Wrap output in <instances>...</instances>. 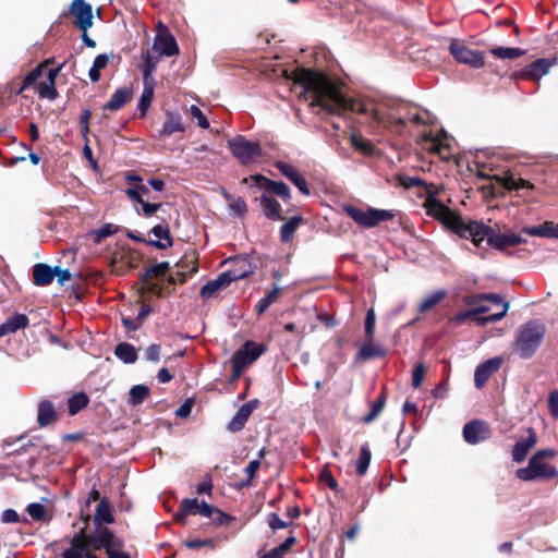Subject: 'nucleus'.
<instances>
[{"label": "nucleus", "instance_id": "nucleus-47", "mask_svg": "<svg viewBox=\"0 0 558 558\" xmlns=\"http://www.w3.org/2000/svg\"><path fill=\"white\" fill-rule=\"evenodd\" d=\"M508 310H509V303H504V310H501V312L495 313V314H492L488 316L476 317V322L481 326H484L488 323L499 322L506 316Z\"/></svg>", "mask_w": 558, "mask_h": 558}, {"label": "nucleus", "instance_id": "nucleus-5", "mask_svg": "<svg viewBox=\"0 0 558 558\" xmlns=\"http://www.w3.org/2000/svg\"><path fill=\"white\" fill-rule=\"evenodd\" d=\"M546 327L538 320H531L521 326L517 332L515 350L523 359L531 357L541 345Z\"/></svg>", "mask_w": 558, "mask_h": 558}, {"label": "nucleus", "instance_id": "nucleus-43", "mask_svg": "<svg viewBox=\"0 0 558 558\" xmlns=\"http://www.w3.org/2000/svg\"><path fill=\"white\" fill-rule=\"evenodd\" d=\"M386 404V396L385 393H380L379 397L371 404L369 412L364 416L363 422L366 424L375 421L378 415L381 413L384 407Z\"/></svg>", "mask_w": 558, "mask_h": 558}, {"label": "nucleus", "instance_id": "nucleus-16", "mask_svg": "<svg viewBox=\"0 0 558 558\" xmlns=\"http://www.w3.org/2000/svg\"><path fill=\"white\" fill-rule=\"evenodd\" d=\"M502 360L500 357H493L481 363L474 372V384L477 388L484 387L489 377L499 369Z\"/></svg>", "mask_w": 558, "mask_h": 558}, {"label": "nucleus", "instance_id": "nucleus-15", "mask_svg": "<svg viewBox=\"0 0 558 558\" xmlns=\"http://www.w3.org/2000/svg\"><path fill=\"white\" fill-rule=\"evenodd\" d=\"M537 435L531 427L525 429V435L520 437L512 449V459L520 463L525 460L529 451L536 445Z\"/></svg>", "mask_w": 558, "mask_h": 558}, {"label": "nucleus", "instance_id": "nucleus-60", "mask_svg": "<svg viewBox=\"0 0 558 558\" xmlns=\"http://www.w3.org/2000/svg\"><path fill=\"white\" fill-rule=\"evenodd\" d=\"M183 545L191 549H196L203 546H214V539L213 538H206V539H190L183 542Z\"/></svg>", "mask_w": 558, "mask_h": 558}, {"label": "nucleus", "instance_id": "nucleus-46", "mask_svg": "<svg viewBox=\"0 0 558 558\" xmlns=\"http://www.w3.org/2000/svg\"><path fill=\"white\" fill-rule=\"evenodd\" d=\"M118 230H119L118 226L107 223V225L102 226L101 228L93 231V235H94V239L96 242H100L104 239L116 234L118 232Z\"/></svg>", "mask_w": 558, "mask_h": 558}, {"label": "nucleus", "instance_id": "nucleus-20", "mask_svg": "<svg viewBox=\"0 0 558 558\" xmlns=\"http://www.w3.org/2000/svg\"><path fill=\"white\" fill-rule=\"evenodd\" d=\"M149 233L157 238V240H149L147 242L148 245L155 246L159 250H166L173 245L170 229L167 223H158L154 226Z\"/></svg>", "mask_w": 558, "mask_h": 558}, {"label": "nucleus", "instance_id": "nucleus-21", "mask_svg": "<svg viewBox=\"0 0 558 558\" xmlns=\"http://www.w3.org/2000/svg\"><path fill=\"white\" fill-rule=\"evenodd\" d=\"M522 232L531 236L558 239V223L546 221L538 226L524 227Z\"/></svg>", "mask_w": 558, "mask_h": 558}, {"label": "nucleus", "instance_id": "nucleus-41", "mask_svg": "<svg viewBox=\"0 0 558 558\" xmlns=\"http://www.w3.org/2000/svg\"><path fill=\"white\" fill-rule=\"evenodd\" d=\"M252 271L251 269H243L242 271H236L235 269H229L225 272H221L216 279L221 282V287L225 288L229 286L231 282L240 280Z\"/></svg>", "mask_w": 558, "mask_h": 558}, {"label": "nucleus", "instance_id": "nucleus-25", "mask_svg": "<svg viewBox=\"0 0 558 558\" xmlns=\"http://www.w3.org/2000/svg\"><path fill=\"white\" fill-rule=\"evenodd\" d=\"M56 277L54 267H50L47 264H36L33 268L34 283L39 287L50 284Z\"/></svg>", "mask_w": 558, "mask_h": 558}, {"label": "nucleus", "instance_id": "nucleus-48", "mask_svg": "<svg viewBox=\"0 0 558 558\" xmlns=\"http://www.w3.org/2000/svg\"><path fill=\"white\" fill-rule=\"evenodd\" d=\"M189 112H190L191 118L196 120V123L199 128H202V129L209 128L210 124H209L208 119L204 116V113L197 106L192 105L189 109Z\"/></svg>", "mask_w": 558, "mask_h": 558}, {"label": "nucleus", "instance_id": "nucleus-7", "mask_svg": "<svg viewBox=\"0 0 558 558\" xmlns=\"http://www.w3.org/2000/svg\"><path fill=\"white\" fill-rule=\"evenodd\" d=\"M544 452H535L529 460L527 466L515 471L518 478L524 482L549 480L556 476L557 470L554 465L543 460Z\"/></svg>", "mask_w": 558, "mask_h": 558}, {"label": "nucleus", "instance_id": "nucleus-38", "mask_svg": "<svg viewBox=\"0 0 558 558\" xmlns=\"http://www.w3.org/2000/svg\"><path fill=\"white\" fill-rule=\"evenodd\" d=\"M372 453L368 444H364L361 447L360 457L356 460V473L360 476H363L366 474L368 465L371 463Z\"/></svg>", "mask_w": 558, "mask_h": 558}, {"label": "nucleus", "instance_id": "nucleus-54", "mask_svg": "<svg viewBox=\"0 0 558 558\" xmlns=\"http://www.w3.org/2000/svg\"><path fill=\"white\" fill-rule=\"evenodd\" d=\"M41 75V69L37 66L36 69L32 70L24 78L22 86L17 90L19 94L23 93L27 87L33 85Z\"/></svg>", "mask_w": 558, "mask_h": 558}, {"label": "nucleus", "instance_id": "nucleus-58", "mask_svg": "<svg viewBox=\"0 0 558 558\" xmlns=\"http://www.w3.org/2000/svg\"><path fill=\"white\" fill-rule=\"evenodd\" d=\"M268 524L272 531H277L280 529H286L289 526L290 522L281 520L277 513L272 512L268 515Z\"/></svg>", "mask_w": 558, "mask_h": 558}, {"label": "nucleus", "instance_id": "nucleus-27", "mask_svg": "<svg viewBox=\"0 0 558 558\" xmlns=\"http://www.w3.org/2000/svg\"><path fill=\"white\" fill-rule=\"evenodd\" d=\"M114 354L125 364H132L137 360V352L134 345L128 342L119 343L114 349Z\"/></svg>", "mask_w": 558, "mask_h": 558}, {"label": "nucleus", "instance_id": "nucleus-50", "mask_svg": "<svg viewBox=\"0 0 558 558\" xmlns=\"http://www.w3.org/2000/svg\"><path fill=\"white\" fill-rule=\"evenodd\" d=\"M26 511L29 517L36 521L44 520L46 515V509L44 505L39 502L29 504L26 508Z\"/></svg>", "mask_w": 558, "mask_h": 558}, {"label": "nucleus", "instance_id": "nucleus-57", "mask_svg": "<svg viewBox=\"0 0 558 558\" xmlns=\"http://www.w3.org/2000/svg\"><path fill=\"white\" fill-rule=\"evenodd\" d=\"M425 367L422 363L417 364L412 372V386L418 388L423 381Z\"/></svg>", "mask_w": 558, "mask_h": 558}, {"label": "nucleus", "instance_id": "nucleus-28", "mask_svg": "<svg viewBox=\"0 0 558 558\" xmlns=\"http://www.w3.org/2000/svg\"><path fill=\"white\" fill-rule=\"evenodd\" d=\"M250 416L251 414L248 413V407L241 405L228 423V430L232 433L242 430Z\"/></svg>", "mask_w": 558, "mask_h": 558}, {"label": "nucleus", "instance_id": "nucleus-6", "mask_svg": "<svg viewBox=\"0 0 558 558\" xmlns=\"http://www.w3.org/2000/svg\"><path fill=\"white\" fill-rule=\"evenodd\" d=\"M343 210L360 227L366 229L374 228L380 222L392 220L396 216L392 210L377 209L372 207H369L367 210H363L352 205H345Z\"/></svg>", "mask_w": 558, "mask_h": 558}, {"label": "nucleus", "instance_id": "nucleus-34", "mask_svg": "<svg viewBox=\"0 0 558 558\" xmlns=\"http://www.w3.org/2000/svg\"><path fill=\"white\" fill-rule=\"evenodd\" d=\"M149 396V388L145 385H135L129 391L128 403L132 407L142 404Z\"/></svg>", "mask_w": 558, "mask_h": 558}, {"label": "nucleus", "instance_id": "nucleus-52", "mask_svg": "<svg viewBox=\"0 0 558 558\" xmlns=\"http://www.w3.org/2000/svg\"><path fill=\"white\" fill-rule=\"evenodd\" d=\"M401 184L407 187H414V186H423L425 189V192L427 193V186H436L435 184H429L423 181L418 177H404L400 179Z\"/></svg>", "mask_w": 558, "mask_h": 558}, {"label": "nucleus", "instance_id": "nucleus-3", "mask_svg": "<svg viewBox=\"0 0 558 558\" xmlns=\"http://www.w3.org/2000/svg\"><path fill=\"white\" fill-rule=\"evenodd\" d=\"M439 191L440 187L437 185L427 186V194L423 203L426 214L441 221L447 228L461 238H465V231L469 229V225H471L472 220L466 222L460 216L450 210L440 199H438L437 194Z\"/></svg>", "mask_w": 558, "mask_h": 558}, {"label": "nucleus", "instance_id": "nucleus-1", "mask_svg": "<svg viewBox=\"0 0 558 558\" xmlns=\"http://www.w3.org/2000/svg\"><path fill=\"white\" fill-rule=\"evenodd\" d=\"M293 90L300 98L310 102L311 107H319L331 114H341L345 111L363 113L371 117L376 123L385 126L401 129L408 122L415 125L432 123V116L421 111L415 105L388 100L378 107L360 99L347 98L340 89L323 73L298 69L292 76Z\"/></svg>", "mask_w": 558, "mask_h": 558}, {"label": "nucleus", "instance_id": "nucleus-23", "mask_svg": "<svg viewBox=\"0 0 558 558\" xmlns=\"http://www.w3.org/2000/svg\"><path fill=\"white\" fill-rule=\"evenodd\" d=\"M156 49L161 56L172 57L179 53V47L175 38L170 34L158 35L154 43Z\"/></svg>", "mask_w": 558, "mask_h": 558}, {"label": "nucleus", "instance_id": "nucleus-8", "mask_svg": "<svg viewBox=\"0 0 558 558\" xmlns=\"http://www.w3.org/2000/svg\"><path fill=\"white\" fill-rule=\"evenodd\" d=\"M228 147L232 155L242 165H250L262 157L263 149L258 142L248 141L243 135H236L228 140Z\"/></svg>", "mask_w": 558, "mask_h": 558}, {"label": "nucleus", "instance_id": "nucleus-40", "mask_svg": "<svg viewBox=\"0 0 558 558\" xmlns=\"http://www.w3.org/2000/svg\"><path fill=\"white\" fill-rule=\"evenodd\" d=\"M489 52L498 59H509V60L518 59L524 54V50H522L520 48H512V47H496V48H492L489 50Z\"/></svg>", "mask_w": 558, "mask_h": 558}, {"label": "nucleus", "instance_id": "nucleus-12", "mask_svg": "<svg viewBox=\"0 0 558 558\" xmlns=\"http://www.w3.org/2000/svg\"><path fill=\"white\" fill-rule=\"evenodd\" d=\"M251 179L257 187L270 192L286 202L291 199V190L284 182L270 180L263 174L252 175Z\"/></svg>", "mask_w": 558, "mask_h": 558}, {"label": "nucleus", "instance_id": "nucleus-26", "mask_svg": "<svg viewBox=\"0 0 558 558\" xmlns=\"http://www.w3.org/2000/svg\"><path fill=\"white\" fill-rule=\"evenodd\" d=\"M131 90L126 87L117 89L108 102L104 106V109L110 111H117L121 109L130 99Z\"/></svg>", "mask_w": 558, "mask_h": 558}, {"label": "nucleus", "instance_id": "nucleus-17", "mask_svg": "<svg viewBox=\"0 0 558 558\" xmlns=\"http://www.w3.org/2000/svg\"><path fill=\"white\" fill-rule=\"evenodd\" d=\"M447 134L444 130L434 133L433 131H425L417 140V143L430 153L440 154L441 149L446 147L445 140Z\"/></svg>", "mask_w": 558, "mask_h": 558}, {"label": "nucleus", "instance_id": "nucleus-31", "mask_svg": "<svg viewBox=\"0 0 558 558\" xmlns=\"http://www.w3.org/2000/svg\"><path fill=\"white\" fill-rule=\"evenodd\" d=\"M302 222V216H293L288 219L280 228L281 241L284 243L289 242Z\"/></svg>", "mask_w": 558, "mask_h": 558}, {"label": "nucleus", "instance_id": "nucleus-33", "mask_svg": "<svg viewBox=\"0 0 558 558\" xmlns=\"http://www.w3.org/2000/svg\"><path fill=\"white\" fill-rule=\"evenodd\" d=\"M154 98V84L153 82H144V88L137 104V109L141 111L142 117H145L148 108Z\"/></svg>", "mask_w": 558, "mask_h": 558}, {"label": "nucleus", "instance_id": "nucleus-51", "mask_svg": "<svg viewBox=\"0 0 558 558\" xmlns=\"http://www.w3.org/2000/svg\"><path fill=\"white\" fill-rule=\"evenodd\" d=\"M376 315L374 308H369L365 317V335L367 339L374 338Z\"/></svg>", "mask_w": 558, "mask_h": 558}, {"label": "nucleus", "instance_id": "nucleus-37", "mask_svg": "<svg viewBox=\"0 0 558 558\" xmlns=\"http://www.w3.org/2000/svg\"><path fill=\"white\" fill-rule=\"evenodd\" d=\"M110 57L106 53L98 54L92 68L89 69L88 75L92 82H98L100 80V71L105 69L109 62Z\"/></svg>", "mask_w": 558, "mask_h": 558}, {"label": "nucleus", "instance_id": "nucleus-45", "mask_svg": "<svg viewBox=\"0 0 558 558\" xmlns=\"http://www.w3.org/2000/svg\"><path fill=\"white\" fill-rule=\"evenodd\" d=\"M143 59V78L144 82H150L149 76L157 68V60L153 57L149 51H145L142 54Z\"/></svg>", "mask_w": 558, "mask_h": 558}, {"label": "nucleus", "instance_id": "nucleus-4", "mask_svg": "<svg viewBox=\"0 0 558 558\" xmlns=\"http://www.w3.org/2000/svg\"><path fill=\"white\" fill-rule=\"evenodd\" d=\"M465 232V239H471L475 246H480L486 239L487 243L498 251H505L510 246H515L525 242L519 234L511 232L498 233L490 227L478 221H471V225H469V229Z\"/></svg>", "mask_w": 558, "mask_h": 558}, {"label": "nucleus", "instance_id": "nucleus-2", "mask_svg": "<svg viewBox=\"0 0 558 558\" xmlns=\"http://www.w3.org/2000/svg\"><path fill=\"white\" fill-rule=\"evenodd\" d=\"M122 546V541L114 536L108 527H98L94 534L80 531L71 538V548L62 551V558H84L88 549H106Z\"/></svg>", "mask_w": 558, "mask_h": 558}, {"label": "nucleus", "instance_id": "nucleus-18", "mask_svg": "<svg viewBox=\"0 0 558 558\" xmlns=\"http://www.w3.org/2000/svg\"><path fill=\"white\" fill-rule=\"evenodd\" d=\"M185 132V125L182 121V116L177 111H166V118L161 130L159 131V137H168L173 133Z\"/></svg>", "mask_w": 558, "mask_h": 558}, {"label": "nucleus", "instance_id": "nucleus-56", "mask_svg": "<svg viewBox=\"0 0 558 558\" xmlns=\"http://www.w3.org/2000/svg\"><path fill=\"white\" fill-rule=\"evenodd\" d=\"M169 269H170V264H169V262H161V263L155 264V265H153L151 267H149V268L146 270L145 276H148V275L162 276V275H165Z\"/></svg>", "mask_w": 558, "mask_h": 558}, {"label": "nucleus", "instance_id": "nucleus-29", "mask_svg": "<svg viewBox=\"0 0 558 558\" xmlns=\"http://www.w3.org/2000/svg\"><path fill=\"white\" fill-rule=\"evenodd\" d=\"M385 355V351L379 347L375 345L373 339H367L366 342L360 348L356 359L366 361L373 357H380Z\"/></svg>", "mask_w": 558, "mask_h": 558}, {"label": "nucleus", "instance_id": "nucleus-62", "mask_svg": "<svg viewBox=\"0 0 558 558\" xmlns=\"http://www.w3.org/2000/svg\"><path fill=\"white\" fill-rule=\"evenodd\" d=\"M548 408L551 415L558 417V390H554L549 393Z\"/></svg>", "mask_w": 558, "mask_h": 558}, {"label": "nucleus", "instance_id": "nucleus-35", "mask_svg": "<svg viewBox=\"0 0 558 558\" xmlns=\"http://www.w3.org/2000/svg\"><path fill=\"white\" fill-rule=\"evenodd\" d=\"M56 416L53 404L49 401H43L38 407V423L40 426L50 424Z\"/></svg>", "mask_w": 558, "mask_h": 558}, {"label": "nucleus", "instance_id": "nucleus-39", "mask_svg": "<svg viewBox=\"0 0 558 558\" xmlns=\"http://www.w3.org/2000/svg\"><path fill=\"white\" fill-rule=\"evenodd\" d=\"M446 295V291L439 290L426 295L418 305V312L425 313L434 308Z\"/></svg>", "mask_w": 558, "mask_h": 558}, {"label": "nucleus", "instance_id": "nucleus-44", "mask_svg": "<svg viewBox=\"0 0 558 558\" xmlns=\"http://www.w3.org/2000/svg\"><path fill=\"white\" fill-rule=\"evenodd\" d=\"M95 521L99 525L101 523H111L113 521L110 506L105 500H101L96 508Z\"/></svg>", "mask_w": 558, "mask_h": 558}, {"label": "nucleus", "instance_id": "nucleus-53", "mask_svg": "<svg viewBox=\"0 0 558 558\" xmlns=\"http://www.w3.org/2000/svg\"><path fill=\"white\" fill-rule=\"evenodd\" d=\"M222 287L220 281L217 279L210 280L202 287L201 295L206 299L211 298Z\"/></svg>", "mask_w": 558, "mask_h": 558}, {"label": "nucleus", "instance_id": "nucleus-59", "mask_svg": "<svg viewBox=\"0 0 558 558\" xmlns=\"http://www.w3.org/2000/svg\"><path fill=\"white\" fill-rule=\"evenodd\" d=\"M142 214L144 217L149 218L161 208L160 203H148L144 201L142 204Z\"/></svg>", "mask_w": 558, "mask_h": 558}, {"label": "nucleus", "instance_id": "nucleus-32", "mask_svg": "<svg viewBox=\"0 0 558 558\" xmlns=\"http://www.w3.org/2000/svg\"><path fill=\"white\" fill-rule=\"evenodd\" d=\"M57 75L56 70H50L48 74V78L44 82H40L37 86V92L40 97L53 99L56 98V88H54V77Z\"/></svg>", "mask_w": 558, "mask_h": 558}, {"label": "nucleus", "instance_id": "nucleus-9", "mask_svg": "<svg viewBox=\"0 0 558 558\" xmlns=\"http://www.w3.org/2000/svg\"><path fill=\"white\" fill-rule=\"evenodd\" d=\"M266 347L254 341H246L242 348L236 350L231 357L233 377H239L245 367L255 362L264 352Z\"/></svg>", "mask_w": 558, "mask_h": 558}, {"label": "nucleus", "instance_id": "nucleus-49", "mask_svg": "<svg viewBox=\"0 0 558 558\" xmlns=\"http://www.w3.org/2000/svg\"><path fill=\"white\" fill-rule=\"evenodd\" d=\"M260 468V462H259V459H254L252 460L247 466L245 468V474H246V480L243 481L241 483V486L242 487H245V486H250L253 478L255 477V474L257 472V470Z\"/></svg>", "mask_w": 558, "mask_h": 558}, {"label": "nucleus", "instance_id": "nucleus-42", "mask_svg": "<svg viewBox=\"0 0 558 558\" xmlns=\"http://www.w3.org/2000/svg\"><path fill=\"white\" fill-rule=\"evenodd\" d=\"M88 402H89V399H88L87 395L84 393V392H78V393L72 396L69 399V403H68V405H69V413L71 415H75L82 409L86 408Z\"/></svg>", "mask_w": 558, "mask_h": 558}, {"label": "nucleus", "instance_id": "nucleus-36", "mask_svg": "<svg viewBox=\"0 0 558 558\" xmlns=\"http://www.w3.org/2000/svg\"><path fill=\"white\" fill-rule=\"evenodd\" d=\"M280 287H275L272 290H270L264 298H262L258 303L255 306V310L258 315L263 314L268 310V307L277 302V300L280 296Z\"/></svg>", "mask_w": 558, "mask_h": 558}, {"label": "nucleus", "instance_id": "nucleus-30", "mask_svg": "<svg viewBox=\"0 0 558 558\" xmlns=\"http://www.w3.org/2000/svg\"><path fill=\"white\" fill-rule=\"evenodd\" d=\"M351 145L365 156H372L375 154V146L371 141L365 138L363 135L357 133H352L350 136Z\"/></svg>", "mask_w": 558, "mask_h": 558}, {"label": "nucleus", "instance_id": "nucleus-63", "mask_svg": "<svg viewBox=\"0 0 558 558\" xmlns=\"http://www.w3.org/2000/svg\"><path fill=\"white\" fill-rule=\"evenodd\" d=\"M1 521L3 523H17L20 521V515L14 509H5L1 513Z\"/></svg>", "mask_w": 558, "mask_h": 558}, {"label": "nucleus", "instance_id": "nucleus-10", "mask_svg": "<svg viewBox=\"0 0 558 558\" xmlns=\"http://www.w3.org/2000/svg\"><path fill=\"white\" fill-rule=\"evenodd\" d=\"M449 51L457 62L468 64L473 69H481L485 64L483 52L472 50L458 40L450 43Z\"/></svg>", "mask_w": 558, "mask_h": 558}, {"label": "nucleus", "instance_id": "nucleus-13", "mask_svg": "<svg viewBox=\"0 0 558 558\" xmlns=\"http://www.w3.org/2000/svg\"><path fill=\"white\" fill-rule=\"evenodd\" d=\"M275 167L280 173L286 177L303 195L308 196L311 194L310 187L305 178L300 171L292 165L278 160L275 162Z\"/></svg>", "mask_w": 558, "mask_h": 558}, {"label": "nucleus", "instance_id": "nucleus-22", "mask_svg": "<svg viewBox=\"0 0 558 558\" xmlns=\"http://www.w3.org/2000/svg\"><path fill=\"white\" fill-rule=\"evenodd\" d=\"M28 324L29 319L25 314L10 316L0 325V338L24 329Z\"/></svg>", "mask_w": 558, "mask_h": 558}, {"label": "nucleus", "instance_id": "nucleus-14", "mask_svg": "<svg viewBox=\"0 0 558 558\" xmlns=\"http://www.w3.org/2000/svg\"><path fill=\"white\" fill-rule=\"evenodd\" d=\"M71 13L75 16V26L86 32L93 25L92 5L84 0H73Z\"/></svg>", "mask_w": 558, "mask_h": 558}, {"label": "nucleus", "instance_id": "nucleus-61", "mask_svg": "<svg viewBox=\"0 0 558 558\" xmlns=\"http://www.w3.org/2000/svg\"><path fill=\"white\" fill-rule=\"evenodd\" d=\"M497 181L500 182L507 190L517 191V178L510 173H506L504 177H498Z\"/></svg>", "mask_w": 558, "mask_h": 558}, {"label": "nucleus", "instance_id": "nucleus-55", "mask_svg": "<svg viewBox=\"0 0 558 558\" xmlns=\"http://www.w3.org/2000/svg\"><path fill=\"white\" fill-rule=\"evenodd\" d=\"M201 501H198L197 498L192 499H183L181 502V507L185 513L189 514H196L198 513Z\"/></svg>", "mask_w": 558, "mask_h": 558}, {"label": "nucleus", "instance_id": "nucleus-64", "mask_svg": "<svg viewBox=\"0 0 558 558\" xmlns=\"http://www.w3.org/2000/svg\"><path fill=\"white\" fill-rule=\"evenodd\" d=\"M122 546H112L107 548L108 558H130L129 554L122 550Z\"/></svg>", "mask_w": 558, "mask_h": 558}, {"label": "nucleus", "instance_id": "nucleus-11", "mask_svg": "<svg viewBox=\"0 0 558 558\" xmlns=\"http://www.w3.org/2000/svg\"><path fill=\"white\" fill-rule=\"evenodd\" d=\"M490 429L486 422L473 420L463 427V437L468 444L476 445L490 437Z\"/></svg>", "mask_w": 558, "mask_h": 558}, {"label": "nucleus", "instance_id": "nucleus-19", "mask_svg": "<svg viewBox=\"0 0 558 558\" xmlns=\"http://www.w3.org/2000/svg\"><path fill=\"white\" fill-rule=\"evenodd\" d=\"M555 62V59H537L524 69L522 75L527 80L538 81L549 72Z\"/></svg>", "mask_w": 558, "mask_h": 558}, {"label": "nucleus", "instance_id": "nucleus-24", "mask_svg": "<svg viewBox=\"0 0 558 558\" xmlns=\"http://www.w3.org/2000/svg\"><path fill=\"white\" fill-rule=\"evenodd\" d=\"M259 207L263 210V214L270 220L278 221L282 220L283 217L280 213V204L272 197L267 194H263L258 198Z\"/></svg>", "mask_w": 558, "mask_h": 558}]
</instances>
